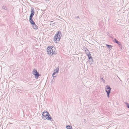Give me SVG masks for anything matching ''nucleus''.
Listing matches in <instances>:
<instances>
[{"mask_svg":"<svg viewBox=\"0 0 129 129\" xmlns=\"http://www.w3.org/2000/svg\"><path fill=\"white\" fill-rule=\"evenodd\" d=\"M101 80H102V81L103 82V83H104L105 82V81L104 80L103 78H101Z\"/></svg>","mask_w":129,"mask_h":129,"instance_id":"obj_20","label":"nucleus"},{"mask_svg":"<svg viewBox=\"0 0 129 129\" xmlns=\"http://www.w3.org/2000/svg\"><path fill=\"white\" fill-rule=\"evenodd\" d=\"M59 71L58 68H56L55 69L53 73L52 74V76L54 78L56 77V76H54V75L57 73Z\"/></svg>","mask_w":129,"mask_h":129,"instance_id":"obj_9","label":"nucleus"},{"mask_svg":"<svg viewBox=\"0 0 129 129\" xmlns=\"http://www.w3.org/2000/svg\"><path fill=\"white\" fill-rule=\"evenodd\" d=\"M33 26V28L35 29H38V26L37 25L35 24H35L32 25Z\"/></svg>","mask_w":129,"mask_h":129,"instance_id":"obj_10","label":"nucleus"},{"mask_svg":"<svg viewBox=\"0 0 129 129\" xmlns=\"http://www.w3.org/2000/svg\"><path fill=\"white\" fill-rule=\"evenodd\" d=\"M117 77H118V79H120V78L118 77L117 76Z\"/></svg>","mask_w":129,"mask_h":129,"instance_id":"obj_28","label":"nucleus"},{"mask_svg":"<svg viewBox=\"0 0 129 129\" xmlns=\"http://www.w3.org/2000/svg\"><path fill=\"white\" fill-rule=\"evenodd\" d=\"M106 47L108 48L109 49H111L112 48V46L110 45H109L108 44H106Z\"/></svg>","mask_w":129,"mask_h":129,"instance_id":"obj_13","label":"nucleus"},{"mask_svg":"<svg viewBox=\"0 0 129 129\" xmlns=\"http://www.w3.org/2000/svg\"><path fill=\"white\" fill-rule=\"evenodd\" d=\"M35 14L34 10L33 8H32L31 9L30 14L29 16V21L31 25L35 24V23L33 19V17Z\"/></svg>","mask_w":129,"mask_h":129,"instance_id":"obj_3","label":"nucleus"},{"mask_svg":"<svg viewBox=\"0 0 129 129\" xmlns=\"http://www.w3.org/2000/svg\"><path fill=\"white\" fill-rule=\"evenodd\" d=\"M33 72L34 75L35 76V78L38 79L39 76L40 75V74H39L37 70L35 69L33 70Z\"/></svg>","mask_w":129,"mask_h":129,"instance_id":"obj_7","label":"nucleus"},{"mask_svg":"<svg viewBox=\"0 0 129 129\" xmlns=\"http://www.w3.org/2000/svg\"><path fill=\"white\" fill-rule=\"evenodd\" d=\"M109 34H108V36H109Z\"/></svg>","mask_w":129,"mask_h":129,"instance_id":"obj_25","label":"nucleus"},{"mask_svg":"<svg viewBox=\"0 0 129 129\" xmlns=\"http://www.w3.org/2000/svg\"><path fill=\"white\" fill-rule=\"evenodd\" d=\"M76 18H78L79 19H80V18L78 16H77L76 17Z\"/></svg>","mask_w":129,"mask_h":129,"instance_id":"obj_22","label":"nucleus"},{"mask_svg":"<svg viewBox=\"0 0 129 129\" xmlns=\"http://www.w3.org/2000/svg\"><path fill=\"white\" fill-rule=\"evenodd\" d=\"M61 34L60 31H58L56 34L55 35L54 37V40L55 41L56 43H58L61 37Z\"/></svg>","mask_w":129,"mask_h":129,"instance_id":"obj_2","label":"nucleus"},{"mask_svg":"<svg viewBox=\"0 0 129 129\" xmlns=\"http://www.w3.org/2000/svg\"><path fill=\"white\" fill-rule=\"evenodd\" d=\"M17 91L18 92H19L20 93H22V90H21L20 89H18L17 90Z\"/></svg>","mask_w":129,"mask_h":129,"instance_id":"obj_18","label":"nucleus"},{"mask_svg":"<svg viewBox=\"0 0 129 129\" xmlns=\"http://www.w3.org/2000/svg\"><path fill=\"white\" fill-rule=\"evenodd\" d=\"M2 8L5 10H6L7 9V7L5 6H3L2 7Z\"/></svg>","mask_w":129,"mask_h":129,"instance_id":"obj_17","label":"nucleus"},{"mask_svg":"<svg viewBox=\"0 0 129 129\" xmlns=\"http://www.w3.org/2000/svg\"><path fill=\"white\" fill-rule=\"evenodd\" d=\"M125 104L126 105L127 107V108H129V104L127 102H125Z\"/></svg>","mask_w":129,"mask_h":129,"instance_id":"obj_16","label":"nucleus"},{"mask_svg":"<svg viewBox=\"0 0 129 129\" xmlns=\"http://www.w3.org/2000/svg\"><path fill=\"white\" fill-rule=\"evenodd\" d=\"M114 42L116 43L118 45H119L121 43L120 42L118 41L116 39H115L114 40Z\"/></svg>","mask_w":129,"mask_h":129,"instance_id":"obj_11","label":"nucleus"},{"mask_svg":"<svg viewBox=\"0 0 129 129\" xmlns=\"http://www.w3.org/2000/svg\"><path fill=\"white\" fill-rule=\"evenodd\" d=\"M85 51L86 53H90L89 51L88 50V49H87L86 50H85Z\"/></svg>","mask_w":129,"mask_h":129,"instance_id":"obj_19","label":"nucleus"},{"mask_svg":"<svg viewBox=\"0 0 129 129\" xmlns=\"http://www.w3.org/2000/svg\"><path fill=\"white\" fill-rule=\"evenodd\" d=\"M66 128L67 129H72L71 126L70 125H68L66 126Z\"/></svg>","mask_w":129,"mask_h":129,"instance_id":"obj_14","label":"nucleus"},{"mask_svg":"<svg viewBox=\"0 0 129 129\" xmlns=\"http://www.w3.org/2000/svg\"><path fill=\"white\" fill-rule=\"evenodd\" d=\"M87 55L88 56V59H89V63L90 64H91L93 63V60L92 57L91 56V54L90 53H88L87 54Z\"/></svg>","mask_w":129,"mask_h":129,"instance_id":"obj_6","label":"nucleus"},{"mask_svg":"<svg viewBox=\"0 0 129 129\" xmlns=\"http://www.w3.org/2000/svg\"><path fill=\"white\" fill-rule=\"evenodd\" d=\"M109 34H108V36H109Z\"/></svg>","mask_w":129,"mask_h":129,"instance_id":"obj_26","label":"nucleus"},{"mask_svg":"<svg viewBox=\"0 0 129 129\" xmlns=\"http://www.w3.org/2000/svg\"><path fill=\"white\" fill-rule=\"evenodd\" d=\"M53 22V21H51V22Z\"/></svg>","mask_w":129,"mask_h":129,"instance_id":"obj_29","label":"nucleus"},{"mask_svg":"<svg viewBox=\"0 0 129 129\" xmlns=\"http://www.w3.org/2000/svg\"><path fill=\"white\" fill-rule=\"evenodd\" d=\"M45 1H49V0H45Z\"/></svg>","mask_w":129,"mask_h":129,"instance_id":"obj_24","label":"nucleus"},{"mask_svg":"<svg viewBox=\"0 0 129 129\" xmlns=\"http://www.w3.org/2000/svg\"><path fill=\"white\" fill-rule=\"evenodd\" d=\"M61 34L60 31H58L56 34L55 35L54 37V40L55 41L56 43H58L61 37Z\"/></svg>","mask_w":129,"mask_h":129,"instance_id":"obj_1","label":"nucleus"},{"mask_svg":"<svg viewBox=\"0 0 129 129\" xmlns=\"http://www.w3.org/2000/svg\"><path fill=\"white\" fill-rule=\"evenodd\" d=\"M47 118L46 119L48 120H51V121H52V118L51 116L49 115H49H48V116H47Z\"/></svg>","mask_w":129,"mask_h":129,"instance_id":"obj_12","label":"nucleus"},{"mask_svg":"<svg viewBox=\"0 0 129 129\" xmlns=\"http://www.w3.org/2000/svg\"><path fill=\"white\" fill-rule=\"evenodd\" d=\"M54 80H55L54 78L53 77V78L51 80V82H52V83L53 82H54Z\"/></svg>","mask_w":129,"mask_h":129,"instance_id":"obj_21","label":"nucleus"},{"mask_svg":"<svg viewBox=\"0 0 129 129\" xmlns=\"http://www.w3.org/2000/svg\"><path fill=\"white\" fill-rule=\"evenodd\" d=\"M119 47L121 49H122V46L121 45V44L119 45H118Z\"/></svg>","mask_w":129,"mask_h":129,"instance_id":"obj_15","label":"nucleus"},{"mask_svg":"<svg viewBox=\"0 0 129 129\" xmlns=\"http://www.w3.org/2000/svg\"><path fill=\"white\" fill-rule=\"evenodd\" d=\"M109 34H108V36H109Z\"/></svg>","mask_w":129,"mask_h":129,"instance_id":"obj_27","label":"nucleus"},{"mask_svg":"<svg viewBox=\"0 0 129 129\" xmlns=\"http://www.w3.org/2000/svg\"><path fill=\"white\" fill-rule=\"evenodd\" d=\"M55 24V23H52V25H54Z\"/></svg>","mask_w":129,"mask_h":129,"instance_id":"obj_23","label":"nucleus"},{"mask_svg":"<svg viewBox=\"0 0 129 129\" xmlns=\"http://www.w3.org/2000/svg\"><path fill=\"white\" fill-rule=\"evenodd\" d=\"M48 115H49V113L47 112H43L42 113V117L44 119H46L47 118Z\"/></svg>","mask_w":129,"mask_h":129,"instance_id":"obj_8","label":"nucleus"},{"mask_svg":"<svg viewBox=\"0 0 129 129\" xmlns=\"http://www.w3.org/2000/svg\"><path fill=\"white\" fill-rule=\"evenodd\" d=\"M111 88L108 85L106 86L105 89V91L107 92V96L108 98L109 97V95L111 92Z\"/></svg>","mask_w":129,"mask_h":129,"instance_id":"obj_5","label":"nucleus"},{"mask_svg":"<svg viewBox=\"0 0 129 129\" xmlns=\"http://www.w3.org/2000/svg\"><path fill=\"white\" fill-rule=\"evenodd\" d=\"M52 46H48L47 48V53L49 55L52 56L53 54H55V52L53 51L52 49Z\"/></svg>","mask_w":129,"mask_h":129,"instance_id":"obj_4","label":"nucleus"}]
</instances>
